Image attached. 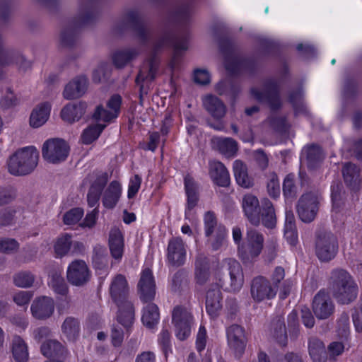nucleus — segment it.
<instances>
[{
  "label": "nucleus",
  "mask_w": 362,
  "mask_h": 362,
  "mask_svg": "<svg viewBox=\"0 0 362 362\" xmlns=\"http://www.w3.org/2000/svg\"><path fill=\"white\" fill-rule=\"evenodd\" d=\"M165 46L173 47V54L169 64L170 67L173 70L178 66L182 52L188 49L187 37L186 35L175 36L170 33H166L154 43L152 55L141 65L135 78V83L139 87L141 104L144 95L148 94L149 89L148 85H145V83L153 81L158 72L160 62L156 54Z\"/></svg>",
  "instance_id": "1"
},
{
  "label": "nucleus",
  "mask_w": 362,
  "mask_h": 362,
  "mask_svg": "<svg viewBox=\"0 0 362 362\" xmlns=\"http://www.w3.org/2000/svg\"><path fill=\"white\" fill-rule=\"evenodd\" d=\"M97 16V0H79L76 16L68 21L61 30V46L66 48L75 47L78 41L80 28L92 23Z\"/></svg>",
  "instance_id": "2"
},
{
  "label": "nucleus",
  "mask_w": 362,
  "mask_h": 362,
  "mask_svg": "<svg viewBox=\"0 0 362 362\" xmlns=\"http://www.w3.org/2000/svg\"><path fill=\"white\" fill-rule=\"evenodd\" d=\"M110 293L118 308V322L125 328H129L134 320V308L129 300V288L124 276L117 274L115 276L110 286Z\"/></svg>",
  "instance_id": "3"
},
{
  "label": "nucleus",
  "mask_w": 362,
  "mask_h": 362,
  "mask_svg": "<svg viewBox=\"0 0 362 362\" xmlns=\"http://www.w3.org/2000/svg\"><path fill=\"white\" fill-rule=\"evenodd\" d=\"M328 288L340 304H349L358 294V287L352 276L344 269H333L329 277Z\"/></svg>",
  "instance_id": "4"
},
{
  "label": "nucleus",
  "mask_w": 362,
  "mask_h": 362,
  "mask_svg": "<svg viewBox=\"0 0 362 362\" xmlns=\"http://www.w3.org/2000/svg\"><path fill=\"white\" fill-rule=\"evenodd\" d=\"M219 49L225 57V68L233 74L245 73L252 74L257 67V61L252 57L240 58L236 53L234 43L228 38L219 40Z\"/></svg>",
  "instance_id": "5"
},
{
  "label": "nucleus",
  "mask_w": 362,
  "mask_h": 362,
  "mask_svg": "<svg viewBox=\"0 0 362 362\" xmlns=\"http://www.w3.org/2000/svg\"><path fill=\"white\" fill-rule=\"evenodd\" d=\"M39 153L33 146L16 151L7 162L8 171L15 176H24L31 173L37 167Z\"/></svg>",
  "instance_id": "6"
},
{
  "label": "nucleus",
  "mask_w": 362,
  "mask_h": 362,
  "mask_svg": "<svg viewBox=\"0 0 362 362\" xmlns=\"http://www.w3.org/2000/svg\"><path fill=\"white\" fill-rule=\"evenodd\" d=\"M127 28H131L135 32L136 36L141 43L145 44L148 41L151 36L150 31L137 11H127L123 16L121 21L115 25L113 32L115 34H120Z\"/></svg>",
  "instance_id": "7"
},
{
  "label": "nucleus",
  "mask_w": 362,
  "mask_h": 362,
  "mask_svg": "<svg viewBox=\"0 0 362 362\" xmlns=\"http://www.w3.org/2000/svg\"><path fill=\"white\" fill-rule=\"evenodd\" d=\"M338 240L331 232L319 230L315 235V251L317 257L322 262L333 259L338 252Z\"/></svg>",
  "instance_id": "8"
},
{
  "label": "nucleus",
  "mask_w": 362,
  "mask_h": 362,
  "mask_svg": "<svg viewBox=\"0 0 362 362\" xmlns=\"http://www.w3.org/2000/svg\"><path fill=\"white\" fill-rule=\"evenodd\" d=\"M251 93L258 101L267 103L272 110H279L281 106L279 85L275 79H267L263 83L262 90L252 88Z\"/></svg>",
  "instance_id": "9"
},
{
  "label": "nucleus",
  "mask_w": 362,
  "mask_h": 362,
  "mask_svg": "<svg viewBox=\"0 0 362 362\" xmlns=\"http://www.w3.org/2000/svg\"><path fill=\"white\" fill-rule=\"evenodd\" d=\"M264 238L261 233L255 229L247 232L246 242L238 247V253L241 259L249 262L258 257L263 248Z\"/></svg>",
  "instance_id": "10"
},
{
  "label": "nucleus",
  "mask_w": 362,
  "mask_h": 362,
  "mask_svg": "<svg viewBox=\"0 0 362 362\" xmlns=\"http://www.w3.org/2000/svg\"><path fill=\"white\" fill-rule=\"evenodd\" d=\"M320 193L317 190L304 193L297 204V212L300 219L305 223L312 222L318 211Z\"/></svg>",
  "instance_id": "11"
},
{
  "label": "nucleus",
  "mask_w": 362,
  "mask_h": 362,
  "mask_svg": "<svg viewBox=\"0 0 362 362\" xmlns=\"http://www.w3.org/2000/svg\"><path fill=\"white\" fill-rule=\"evenodd\" d=\"M69 153V146L63 139H50L47 140L42 148V158L53 164L64 161Z\"/></svg>",
  "instance_id": "12"
},
{
  "label": "nucleus",
  "mask_w": 362,
  "mask_h": 362,
  "mask_svg": "<svg viewBox=\"0 0 362 362\" xmlns=\"http://www.w3.org/2000/svg\"><path fill=\"white\" fill-rule=\"evenodd\" d=\"M226 337L229 349L235 358L240 359L245 354L248 341L245 329L233 324L226 329Z\"/></svg>",
  "instance_id": "13"
},
{
  "label": "nucleus",
  "mask_w": 362,
  "mask_h": 362,
  "mask_svg": "<svg viewBox=\"0 0 362 362\" xmlns=\"http://www.w3.org/2000/svg\"><path fill=\"white\" fill-rule=\"evenodd\" d=\"M192 316L184 307L176 306L172 313V322L175 327L177 337L185 340L190 334Z\"/></svg>",
  "instance_id": "14"
},
{
  "label": "nucleus",
  "mask_w": 362,
  "mask_h": 362,
  "mask_svg": "<svg viewBox=\"0 0 362 362\" xmlns=\"http://www.w3.org/2000/svg\"><path fill=\"white\" fill-rule=\"evenodd\" d=\"M68 281L76 286H83L90 280V270L83 260H74L69 266L66 272Z\"/></svg>",
  "instance_id": "15"
},
{
  "label": "nucleus",
  "mask_w": 362,
  "mask_h": 362,
  "mask_svg": "<svg viewBox=\"0 0 362 362\" xmlns=\"http://www.w3.org/2000/svg\"><path fill=\"white\" fill-rule=\"evenodd\" d=\"M228 276L223 281L221 286H225L226 290L236 292L243 285L244 276L240 264L233 259L227 260Z\"/></svg>",
  "instance_id": "16"
},
{
  "label": "nucleus",
  "mask_w": 362,
  "mask_h": 362,
  "mask_svg": "<svg viewBox=\"0 0 362 362\" xmlns=\"http://www.w3.org/2000/svg\"><path fill=\"white\" fill-rule=\"evenodd\" d=\"M250 293L255 301L261 302L274 298L276 294V289L271 285L268 279L259 276L254 278L251 282Z\"/></svg>",
  "instance_id": "17"
},
{
  "label": "nucleus",
  "mask_w": 362,
  "mask_h": 362,
  "mask_svg": "<svg viewBox=\"0 0 362 362\" xmlns=\"http://www.w3.org/2000/svg\"><path fill=\"white\" fill-rule=\"evenodd\" d=\"M313 310L317 318L324 320L331 316L334 310V303L329 294L320 290L313 300Z\"/></svg>",
  "instance_id": "18"
},
{
  "label": "nucleus",
  "mask_w": 362,
  "mask_h": 362,
  "mask_svg": "<svg viewBox=\"0 0 362 362\" xmlns=\"http://www.w3.org/2000/svg\"><path fill=\"white\" fill-rule=\"evenodd\" d=\"M186 247L182 239L180 237L173 238L169 240L167 248V259L174 267H180L185 264Z\"/></svg>",
  "instance_id": "19"
},
{
  "label": "nucleus",
  "mask_w": 362,
  "mask_h": 362,
  "mask_svg": "<svg viewBox=\"0 0 362 362\" xmlns=\"http://www.w3.org/2000/svg\"><path fill=\"white\" fill-rule=\"evenodd\" d=\"M139 293L144 303L152 301L156 296V283L152 271L146 268L142 271L138 283Z\"/></svg>",
  "instance_id": "20"
},
{
  "label": "nucleus",
  "mask_w": 362,
  "mask_h": 362,
  "mask_svg": "<svg viewBox=\"0 0 362 362\" xmlns=\"http://www.w3.org/2000/svg\"><path fill=\"white\" fill-rule=\"evenodd\" d=\"M55 304L54 300L47 296H41L35 299L30 307L33 316L40 320L49 318L54 313Z\"/></svg>",
  "instance_id": "21"
},
{
  "label": "nucleus",
  "mask_w": 362,
  "mask_h": 362,
  "mask_svg": "<svg viewBox=\"0 0 362 362\" xmlns=\"http://www.w3.org/2000/svg\"><path fill=\"white\" fill-rule=\"evenodd\" d=\"M242 206L249 222L253 226H259L262 206L259 205L258 199L251 194H245L243 198Z\"/></svg>",
  "instance_id": "22"
},
{
  "label": "nucleus",
  "mask_w": 362,
  "mask_h": 362,
  "mask_svg": "<svg viewBox=\"0 0 362 362\" xmlns=\"http://www.w3.org/2000/svg\"><path fill=\"white\" fill-rule=\"evenodd\" d=\"M109 180L107 173H99L95 175V180L90 184L88 194L87 202L90 207L98 205L101 194Z\"/></svg>",
  "instance_id": "23"
},
{
  "label": "nucleus",
  "mask_w": 362,
  "mask_h": 362,
  "mask_svg": "<svg viewBox=\"0 0 362 362\" xmlns=\"http://www.w3.org/2000/svg\"><path fill=\"white\" fill-rule=\"evenodd\" d=\"M206 310L213 318L216 317L222 308V293L217 284H212L206 293Z\"/></svg>",
  "instance_id": "24"
},
{
  "label": "nucleus",
  "mask_w": 362,
  "mask_h": 362,
  "mask_svg": "<svg viewBox=\"0 0 362 362\" xmlns=\"http://www.w3.org/2000/svg\"><path fill=\"white\" fill-rule=\"evenodd\" d=\"M211 276L210 261L203 252H198L194 260V279L199 285H204Z\"/></svg>",
  "instance_id": "25"
},
{
  "label": "nucleus",
  "mask_w": 362,
  "mask_h": 362,
  "mask_svg": "<svg viewBox=\"0 0 362 362\" xmlns=\"http://www.w3.org/2000/svg\"><path fill=\"white\" fill-rule=\"evenodd\" d=\"M88 84V81L86 76H78L66 85L63 95L67 100L78 98L86 93Z\"/></svg>",
  "instance_id": "26"
},
{
  "label": "nucleus",
  "mask_w": 362,
  "mask_h": 362,
  "mask_svg": "<svg viewBox=\"0 0 362 362\" xmlns=\"http://www.w3.org/2000/svg\"><path fill=\"white\" fill-rule=\"evenodd\" d=\"M211 147L226 158L234 157L238 151V142L230 137L214 136L211 139Z\"/></svg>",
  "instance_id": "27"
},
{
  "label": "nucleus",
  "mask_w": 362,
  "mask_h": 362,
  "mask_svg": "<svg viewBox=\"0 0 362 362\" xmlns=\"http://www.w3.org/2000/svg\"><path fill=\"white\" fill-rule=\"evenodd\" d=\"M41 354L47 358H64L67 356L66 347L57 339H45L40 346Z\"/></svg>",
  "instance_id": "28"
},
{
  "label": "nucleus",
  "mask_w": 362,
  "mask_h": 362,
  "mask_svg": "<svg viewBox=\"0 0 362 362\" xmlns=\"http://www.w3.org/2000/svg\"><path fill=\"white\" fill-rule=\"evenodd\" d=\"M209 175L214 182L220 187H228L230 182L229 173L220 161L209 162Z\"/></svg>",
  "instance_id": "29"
},
{
  "label": "nucleus",
  "mask_w": 362,
  "mask_h": 362,
  "mask_svg": "<svg viewBox=\"0 0 362 362\" xmlns=\"http://www.w3.org/2000/svg\"><path fill=\"white\" fill-rule=\"evenodd\" d=\"M10 351L15 362L28 361V346L21 336L17 334L13 336L10 343Z\"/></svg>",
  "instance_id": "30"
},
{
  "label": "nucleus",
  "mask_w": 362,
  "mask_h": 362,
  "mask_svg": "<svg viewBox=\"0 0 362 362\" xmlns=\"http://www.w3.org/2000/svg\"><path fill=\"white\" fill-rule=\"evenodd\" d=\"M203 106L216 119L223 118L226 113V107L223 102L213 95H207L203 98Z\"/></svg>",
  "instance_id": "31"
},
{
  "label": "nucleus",
  "mask_w": 362,
  "mask_h": 362,
  "mask_svg": "<svg viewBox=\"0 0 362 362\" xmlns=\"http://www.w3.org/2000/svg\"><path fill=\"white\" fill-rule=\"evenodd\" d=\"M303 152L305 154L307 165L310 170L318 168L325 157L322 148L315 144L305 146Z\"/></svg>",
  "instance_id": "32"
},
{
  "label": "nucleus",
  "mask_w": 362,
  "mask_h": 362,
  "mask_svg": "<svg viewBox=\"0 0 362 362\" xmlns=\"http://www.w3.org/2000/svg\"><path fill=\"white\" fill-rule=\"evenodd\" d=\"M139 55V49L135 47L125 48L115 51L112 57V62L117 69H122Z\"/></svg>",
  "instance_id": "33"
},
{
  "label": "nucleus",
  "mask_w": 362,
  "mask_h": 362,
  "mask_svg": "<svg viewBox=\"0 0 362 362\" xmlns=\"http://www.w3.org/2000/svg\"><path fill=\"white\" fill-rule=\"evenodd\" d=\"M342 175L346 185L352 190H358L361 184L360 169L351 163H345Z\"/></svg>",
  "instance_id": "34"
},
{
  "label": "nucleus",
  "mask_w": 362,
  "mask_h": 362,
  "mask_svg": "<svg viewBox=\"0 0 362 362\" xmlns=\"http://www.w3.org/2000/svg\"><path fill=\"white\" fill-rule=\"evenodd\" d=\"M87 105L84 102L78 103L68 104L61 111V117L63 120L73 123L78 121L85 114Z\"/></svg>",
  "instance_id": "35"
},
{
  "label": "nucleus",
  "mask_w": 362,
  "mask_h": 362,
  "mask_svg": "<svg viewBox=\"0 0 362 362\" xmlns=\"http://www.w3.org/2000/svg\"><path fill=\"white\" fill-rule=\"evenodd\" d=\"M108 242L112 257L115 259H120L124 251V238L119 228L111 229Z\"/></svg>",
  "instance_id": "36"
},
{
  "label": "nucleus",
  "mask_w": 362,
  "mask_h": 362,
  "mask_svg": "<svg viewBox=\"0 0 362 362\" xmlns=\"http://www.w3.org/2000/svg\"><path fill=\"white\" fill-rule=\"evenodd\" d=\"M51 106L45 102L39 104L35 107L30 117V124L34 128H38L43 125L48 119Z\"/></svg>",
  "instance_id": "37"
},
{
  "label": "nucleus",
  "mask_w": 362,
  "mask_h": 362,
  "mask_svg": "<svg viewBox=\"0 0 362 362\" xmlns=\"http://www.w3.org/2000/svg\"><path fill=\"white\" fill-rule=\"evenodd\" d=\"M61 330L68 341H75L81 332L79 320L72 316L66 317L62 324Z\"/></svg>",
  "instance_id": "38"
},
{
  "label": "nucleus",
  "mask_w": 362,
  "mask_h": 362,
  "mask_svg": "<svg viewBox=\"0 0 362 362\" xmlns=\"http://www.w3.org/2000/svg\"><path fill=\"white\" fill-rule=\"evenodd\" d=\"M308 352L313 362H327V353L324 343L317 337L308 339Z\"/></svg>",
  "instance_id": "39"
},
{
  "label": "nucleus",
  "mask_w": 362,
  "mask_h": 362,
  "mask_svg": "<svg viewBox=\"0 0 362 362\" xmlns=\"http://www.w3.org/2000/svg\"><path fill=\"white\" fill-rule=\"evenodd\" d=\"M121 191V185L117 181L111 182L103 196V206L107 209H113L120 198Z\"/></svg>",
  "instance_id": "40"
},
{
  "label": "nucleus",
  "mask_w": 362,
  "mask_h": 362,
  "mask_svg": "<svg viewBox=\"0 0 362 362\" xmlns=\"http://www.w3.org/2000/svg\"><path fill=\"white\" fill-rule=\"evenodd\" d=\"M233 172L235 180L240 187L248 189L254 185L253 179L248 175L247 166L240 160L233 163Z\"/></svg>",
  "instance_id": "41"
},
{
  "label": "nucleus",
  "mask_w": 362,
  "mask_h": 362,
  "mask_svg": "<svg viewBox=\"0 0 362 362\" xmlns=\"http://www.w3.org/2000/svg\"><path fill=\"white\" fill-rule=\"evenodd\" d=\"M331 198L332 209L336 212L340 211L345 206L346 195L341 182L334 181L331 186Z\"/></svg>",
  "instance_id": "42"
},
{
  "label": "nucleus",
  "mask_w": 362,
  "mask_h": 362,
  "mask_svg": "<svg viewBox=\"0 0 362 362\" xmlns=\"http://www.w3.org/2000/svg\"><path fill=\"white\" fill-rule=\"evenodd\" d=\"M49 285L54 291L59 295L66 296L69 292L68 286L58 268H52L49 272Z\"/></svg>",
  "instance_id": "43"
},
{
  "label": "nucleus",
  "mask_w": 362,
  "mask_h": 362,
  "mask_svg": "<svg viewBox=\"0 0 362 362\" xmlns=\"http://www.w3.org/2000/svg\"><path fill=\"white\" fill-rule=\"evenodd\" d=\"M267 228H274L276 224V216L272 203L269 199L262 202L260 223Z\"/></svg>",
  "instance_id": "44"
},
{
  "label": "nucleus",
  "mask_w": 362,
  "mask_h": 362,
  "mask_svg": "<svg viewBox=\"0 0 362 362\" xmlns=\"http://www.w3.org/2000/svg\"><path fill=\"white\" fill-rule=\"evenodd\" d=\"M192 11V5L189 2L177 4L171 10L170 19L174 22L185 23L189 18Z\"/></svg>",
  "instance_id": "45"
},
{
  "label": "nucleus",
  "mask_w": 362,
  "mask_h": 362,
  "mask_svg": "<svg viewBox=\"0 0 362 362\" xmlns=\"http://www.w3.org/2000/svg\"><path fill=\"white\" fill-rule=\"evenodd\" d=\"M185 189L187 197V207L190 211L197 205L199 200V194L197 185L189 175L185 177Z\"/></svg>",
  "instance_id": "46"
},
{
  "label": "nucleus",
  "mask_w": 362,
  "mask_h": 362,
  "mask_svg": "<svg viewBox=\"0 0 362 362\" xmlns=\"http://www.w3.org/2000/svg\"><path fill=\"white\" fill-rule=\"evenodd\" d=\"M215 89L219 95H228L233 100L235 99L240 91L239 85L230 79H224L219 81L216 85Z\"/></svg>",
  "instance_id": "47"
},
{
  "label": "nucleus",
  "mask_w": 362,
  "mask_h": 362,
  "mask_svg": "<svg viewBox=\"0 0 362 362\" xmlns=\"http://www.w3.org/2000/svg\"><path fill=\"white\" fill-rule=\"evenodd\" d=\"M271 325L273 337L279 344L285 345L287 333L284 319L281 316H277L273 319Z\"/></svg>",
  "instance_id": "48"
},
{
  "label": "nucleus",
  "mask_w": 362,
  "mask_h": 362,
  "mask_svg": "<svg viewBox=\"0 0 362 362\" xmlns=\"http://www.w3.org/2000/svg\"><path fill=\"white\" fill-rule=\"evenodd\" d=\"M159 310L154 303H149L144 308L142 322L148 328H153L158 322Z\"/></svg>",
  "instance_id": "49"
},
{
  "label": "nucleus",
  "mask_w": 362,
  "mask_h": 362,
  "mask_svg": "<svg viewBox=\"0 0 362 362\" xmlns=\"http://www.w3.org/2000/svg\"><path fill=\"white\" fill-rule=\"evenodd\" d=\"M18 51L5 46L4 39L0 34V66H6L14 64Z\"/></svg>",
  "instance_id": "50"
},
{
  "label": "nucleus",
  "mask_w": 362,
  "mask_h": 362,
  "mask_svg": "<svg viewBox=\"0 0 362 362\" xmlns=\"http://www.w3.org/2000/svg\"><path fill=\"white\" fill-rule=\"evenodd\" d=\"M105 127V124H100L89 126L81 135L82 142L85 144H91L98 138Z\"/></svg>",
  "instance_id": "51"
},
{
  "label": "nucleus",
  "mask_w": 362,
  "mask_h": 362,
  "mask_svg": "<svg viewBox=\"0 0 362 362\" xmlns=\"http://www.w3.org/2000/svg\"><path fill=\"white\" fill-rule=\"evenodd\" d=\"M93 262L98 269L104 268L107 263V250L104 246L97 245L93 248Z\"/></svg>",
  "instance_id": "52"
},
{
  "label": "nucleus",
  "mask_w": 362,
  "mask_h": 362,
  "mask_svg": "<svg viewBox=\"0 0 362 362\" xmlns=\"http://www.w3.org/2000/svg\"><path fill=\"white\" fill-rule=\"evenodd\" d=\"M71 235L66 233L59 237L54 245L56 254L60 257L66 255L71 249Z\"/></svg>",
  "instance_id": "53"
},
{
  "label": "nucleus",
  "mask_w": 362,
  "mask_h": 362,
  "mask_svg": "<svg viewBox=\"0 0 362 362\" xmlns=\"http://www.w3.org/2000/svg\"><path fill=\"white\" fill-rule=\"evenodd\" d=\"M35 276L29 271L20 272L13 276V282L18 287H30L33 286Z\"/></svg>",
  "instance_id": "54"
},
{
  "label": "nucleus",
  "mask_w": 362,
  "mask_h": 362,
  "mask_svg": "<svg viewBox=\"0 0 362 362\" xmlns=\"http://www.w3.org/2000/svg\"><path fill=\"white\" fill-rule=\"evenodd\" d=\"M283 193L286 199H294L297 196V187L294 182V176L288 174L283 182Z\"/></svg>",
  "instance_id": "55"
},
{
  "label": "nucleus",
  "mask_w": 362,
  "mask_h": 362,
  "mask_svg": "<svg viewBox=\"0 0 362 362\" xmlns=\"http://www.w3.org/2000/svg\"><path fill=\"white\" fill-rule=\"evenodd\" d=\"M302 99L303 90L301 88L296 91H293L290 93L289 101L293 105L296 114L304 112L305 111V107L303 105Z\"/></svg>",
  "instance_id": "56"
},
{
  "label": "nucleus",
  "mask_w": 362,
  "mask_h": 362,
  "mask_svg": "<svg viewBox=\"0 0 362 362\" xmlns=\"http://www.w3.org/2000/svg\"><path fill=\"white\" fill-rule=\"evenodd\" d=\"M268 121L270 127L277 132L284 133L289 128L285 117L273 116L268 118Z\"/></svg>",
  "instance_id": "57"
},
{
  "label": "nucleus",
  "mask_w": 362,
  "mask_h": 362,
  "mask_svg": "<svg viewBox=\"0 0 362 362\" xmlns=\"http://www.w3.org/2000/svg\"><path fill=\"white\" fill-rule=\"evenodd\" d=\"M83 216L81 208H74L66 212L63 216V221L66 225H74L78 223Z\"/></svg>",
  "instance_id": "58"
},
{
  "label": "nucleus",
  "mask_w": 362,
  "mask_h": 362,
  "mask_svg": "<svg viewBox=\"0 0 362 362\" xmlns=\"http://www.w3.org/2000/svg\"><path fill=\"white\" fill-rule=\"evenodd\" d=\"M217 225L216 218L215 214L211 211H207L204 215V228L205 234L207 237L211 236L216 232Z\"/></svg>",
  "instance_id": "59"
},
{
  "label": "nucleus",
  "mask_w": 362,
  "mask_h": 362,
  "mask_svg": "<svg viewBox=\"0 0 362 362\" xmlns=\"http://www.w3.org/2000/svg\"><path fill=\"white\" fill-rule=\"evenodd\" d=\"M95 120H102L106 122H110L117 117L116 113L112 112L110 110H105L102 105H98L93 115Z\"/></svg>",
  "instance_id": "60"
},
{
  "label": "nucleus",
  "mask_w": 362,
  "mask_h": 362,
  "mask_svg": "<svg viewBox=\"0 0 362 362\" xmlns=\"http://www.w3.org/2000/svg\"><path fill=\"white\" fill-rule=\"evenodd\" d=\"M19 248V243L13 238L0 239V252L11 254L15 252Z\"/></svg>",
  "instance_id": "61"
},
{
  "label": "nucleus",
  "mask_w": 362,
  "mask_h": 362,
  "mask_svg": "<svg viewBox=\"0 0 362 362\" xmlns=\"http://www.w3.org/2000/svg\"><path fill=\"white\" fill-rule=\"evenodd\" d=\"M267 191L269 194L274 198L278 197L280 194V184L275 173L270 174L269 180L267 183Z\"/></svg>",
  "instance_id": "62"
},
{
  "label": "nucleus",
  "mask_w": 362,
  "mask_h": 362,
  "mask_svg": "<svg viewBox=\"0 0 362 362\" xmlns=\"http://www.w3.org/2000/svg\"><path fill=\"white\" fill-rule=\"evenodd\" d=\"M214 233V238L211 240V247L213 250H218L224 244L226 228L223 226L219 225Z\"/></svg>",
  "instance_id": "63"
},
{
  "label": "nucleus",
  "mask_w": 362,
  "mask_h": 362,
  "mask_svg": "<svg viewBox=\"0 0 362 362\" xmlns=\"http://www.w3.org/2000/svg\"><path fill=\"white\" fill-rule=\"evenodd\" d=\"M16 211L13 209L7 208L0 211V226L11 225L15 221Z\"/></svg>",
  "instance_id": "64"
}]
</instances>
